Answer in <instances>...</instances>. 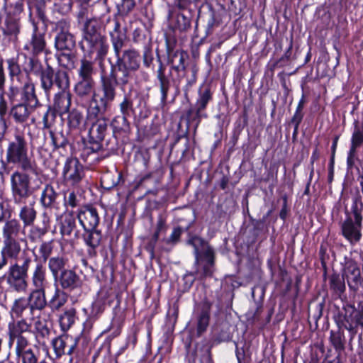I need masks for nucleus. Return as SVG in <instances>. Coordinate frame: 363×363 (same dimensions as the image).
<instances>
[{"mask_svg": "<svg viewBox=\"0 0 363 363\" xmlns=\"http://www.w3.org/2000/svg\"><path fill=\"white\" fill-rule=\"evenodd\" d=\"M101 21L99 18H86L83 24L82 38L80 42L81 49L84 54L101 65L106 57L109 45L106 38L101 34Z\"/></svg>", "mask_w": 363, "mask_h": 363, "instance_id": "f257e3e1", "label": "nucleus"}, {"mask_svg": "<svg viewBox=\"0 0 363 363\" xmlns=\"http://www.w3.org/2000/svg\"><path fill=\"white\" fill-rule=\"evenodd\" d=\"M31 333V324L24 318L9 324V345L15 343V354L21 363H38L41 359L38 352L30 347L28 335Z\"/></svg>", "mask_w": 363, "mask_h": 363, "instance_id": "f03ea898", "label": "nucleus"}, {"mask_svg": "<svg viewBox=\"0 0 363 363\" xmlns=\"http://www.w3.org/2000/svg\"><path fill=\"white\" fill-rule=\"evenodd\" d=\"M6 162L18 166L24 172L35 171L36 165L28 155V144L23 133H16L8 142Z\"/></svg>", "mask_w": 363, "mask_h": 363, "instance_id": "7ed1b4c3", "label": "nucleus"}, {"mask_svg": "<svg viewBox=\"0 0 363 363\" xmlns=\"http://www.w3.org/2000/svg\"><path fill=\"white\" fill-rule=\"evenodd\" d=\"M187 243L194 247V264L197 267L196 274L201 279L213 276L215 267L216 255L211 246L203 239L194 236Z\"/></svg>", "mask_w": 363, "mask_h": 363, "instance_id": "20e7f679", "label": "nucleus"}, {"mask_svg": "<svg viewBox=\"0 0 363 363\" xmlns=\"http://www.w3.org/2000/svg\"><path fill=\"white\" fill-rule=\"evenodd\" d=\"M362 211L363 202L362 196L357 192L353 199L351 213L347 215L346 219L341 223L342 235L352 245L359 242L362 237Z\"/></svg>", "mask_w": 363, "mask_h": 363, "instance_id": "39448f33", "label": "nucleus"}, {"mask_svg": "<svg viewBox=\"0 0 363 363\" xmlns=\"http://www.w3.org/2000/svg\"><path fill=\"white\" fill-rule=\"evenodd\" d=\"M31 262V258L25 256L22 264L15 262L10 265L6 275V282L14 291L26 292L28 287V272Z\"/></svg>", "mask_w": 363, "mask_h": 363, "instance_id": "423d86ee", "label": "nucleus"}, {"mask_svg": "<svg viewBox=\"0 0 363 363\" xmlns=\"http://www.w3.org/2000/svg\"><path fill=\"white\" fill-rule=\"evenodd\" d=\"M166 43L168 64L170 65L172 69L177 72L178 80L187 77V86H191L196 82V69L194 67L189 70L186 69L185 65V61L188 58L186 52L179 50L174 51L168 40Z\"/></svg>", "mask_w": 363, "mask_h": 363, "instance_id": "0eeeda50", "label": "nucleus"}, {"mask_svg": "<svg viewBox=\"0 0 363 363\" xmlns=\"http://www.w3.org/2000/svg\"><path fill=\"white\" fill-rule=\"evenodd\" d=\"M23 170H16L11 175V191L13 202L21 204L35 191V188L30 185V177Z\"/></svg>", "mask_w": 363, "mask_h": 363, "instance_id": "6e6552de", "label": "nucleus"}, {"mask_svg": "<svg viewBox=\"0 0 363 363\" xmlns=\"http://www.w3.org/2000/svg\"><path fill=\"white\" fill-rule=\"evenodd\" d=\"M135 72L115 62L110 74L101 77V85L116 96V86L124 87L133 78Z\"/></svg>", "mask_w": 363, "mask_h": 363, "instance_id": "1a4fd4ad", "label": "nucleus"}, {"mask_svg": "<svg viewBox=\"0 0 363 363\" xmlns=\"http://www.w3.org/2000/svg\"><path fill=\"white\" fill-rule=\"evenodd\" d=\"M40 86L45 93L48 95L55 85L60 90L68 89L69 77L68 73L62 69H55L48 65L41 70L40 75Z\"/></svg>", "mask_w": 363, "mask_h": 363, "instance_id": "9d476101", "label": "nucleus"}, {"mask_svg": "<svg viewBox=\"0 0 363 363\" xmlns=\"http://www.w3.org/2000/svg\"><path fill=\"white\" fill-rule=\"evenodd\" d=\"M344 313L340 315L338 325L340 328L347 330L352 340L357 333L358 327L363 328V301L357 306L347 305L343 308Z\"/></svg>", "mask_w": 363, "mask_h": 363, "instance_id": "9b49d317", "label": "nucleus"}, {"mask_svg": "<svg viewBox=\"0 0 363 363\" xmlns=\"http://www.w3.org/2000/svg\"><path fill=\"white\" fill-rule=\"evenodd\" d=\"M102 96L96 99V94H92L89 106L87 109V120L106 118L105 113L110 107L111 103L114 101L116 96L101 85Z\"/></svg>", "mask_w": 363, "mask_h": 363, "instance_id": "f8f14e48", "label": "nucleus"}, {"mask_svg": "<svg viewBox=\"0 0 363 363\" xmlns=\"http://www.w3.org/2000/svg\"><path fill=\"white\" fill-rule=\"evenodd\" d=\"M69 28L70 23L66 19L60 20L55 24V48L60 52L74 50L75 48V38L69 32Z\"/></svg>", "mask_w": 363, "mask_h": 363, "instance_id": "ddd939ff", "label": "nucleus"}, {"mask_svg": "<svg viewBox=\"0 0 363 363\" xmlns=\"http://www.w3.org/2000/svg\"><path fill=\"white\" fill-rule=\"evenodd\" d=\"M62 174L67 183L75 186L84 177V167L77 158L68 157L65 163Z\"/></svg>", "mask_w": 363, "mask_h": 363, "instance_id": "4468645a", "label": "nucleus"}, {"mask_svg": "<svg viewBox=\"0 0 363 363\" xmlns=\"http://www.w3.org/2000/svg\"><path fill=\"white\" fill-rule=\"evenodd\" d=\"M77 216L84 230L95 229L99 223L98 211L92 206L81 207Z\"/></svg>", "mask_w": 363, "mask_h": 363, "instance_id": "2eb2a0df", "label": "nucleus"}, {"mask_svg": "<svg viewBox=\"0 0 363 363\" xmlns=\"http://www.w3.org/2000/svg\"><path fill=\"white\" fill-rule=\"evenodd\" d=\"M343 277L346 279L350 289L354 291H357L359 287L363 286L360 269L358 264L352 260H349L345 263Z\"/></svg>", "mask_w": 363, "mask_h": 363, "instance_id": "dca6fc26", "label": "nucleus"}, {"mask_svg": "<svg viewBox=\"0 0 363 363\" xmlns=\"http://www.w3.org/2000/svg\"><path fill=\"white\" fill-rule=\"evenodd\" d=\"M115 56L116 63L128 68V69H132L136 72L140 67V55L133 48L123 50Z\"/></svg>", "mask_w": 363, "mask_h": 363, "instance_id": "f3484780", "label": "nucleus"}, {"mask_svg": "<svg viewBox=\"0 0 363 363\" xmlns=\"http://www.w3.org/2000/svg\"><path fill=\"white\" fill-rule=\"evenodd\" d=\"M211 94L208 89H205L200 94L199 99L196 104V109H189L187 112V117L193 121H196V127L199 125L201 118H206L207 115L202 111L206 108L208 103L211 100Z\"/></svg>", "mask_w": 363, "mask_h": 363, "instance_id": "a211bd4d", "label": "nucleus"}, {"mask_svg": "<svg viewBox=\"0 0 363 363\" xmlns=\"http://www.w3.org/2000/svg\"><path fill=\"white\" fill-rule=\"evenodd\" d=\"M50 333V322L45 317L38 316L34 322L33 334L38 345L45 346Z\"/></svg>", "mask_w": 363, "mask_h": 363, "instance_id": "6ab92c4d", "label": "nucleus"}, {"mask_svg": "<svg viewBox=\"0 0 363 363\" xmlns=\"http://www.w3.org/2000/svg\"><path fill=\"white\" fill-rule=\"evenodd\" d=\"M34 109L35 108L22 103L16 104L10 108L9 116L15 123L25 125L28 122Z\"/></svg>", "mask_w": 363, "mask_h": 363, "instance_id": "aec40b11", "label": "nucleus"}, {"mask_svg": "<svg viewBox=\"0 0 363 363\" xmlns=\"http://www.w3.org/2000/svg\"><path fill=\"white\" fill-rule=\"evenodd\" d=\"M23 87L21 88V102L22 104L28 105L33 108H37L40 105V101L35 94V87L34 83L27 75L26 80L22 82Z\"/></svg>", "mask_w": 363, "mask_h": 363, "instance_id": "412c9836", "label": "nucleus"}, {"mask_svg": "<svg viewBox=\"0 0 363 363\" xmlns=\"http://www.w3.org/2000/svg\"><path fill=\"white\" fill-rule=\"evenodd\" d=\"M57 280L59 281L61 288L65 290L72 291L81 287L82 284L79 276L72 269L62 271V273L58 274Z\"/></svg>", "mask_w": 363, "mask_h": 363, "instance_id": "4be33fe9", "label": "nucleus"}, {"mask_svg": "<svg viewBox=\"0 0 363 363\" xmlns=\"http://www.w3.org/2000/svg\"><path fill=\"white\" fill-rule=\"evenodd\" d=\"M91 123L89 130V139L101 143L104 140L108 129V119L100 118L99 119L88 120Z\"/></svg>", "mask_w": 363, "mask_h": 363, "instance_id": "5701e85b", "label": "nucleus"}, {"mask_svg": "<svg viewBox=\"0 0 363 363\" xmlns=\"http://www.w3.org/2000/svg\"><path fill=\"white\" fill-rule=\"evenodd\" d=\"M46 48V42L45 36L43 33L38 32L37 29H34L30 38L24 45V50H27L33 56H37L43 52Z\"/></svg>", "mask_w": 363, "mask_h": 363, "instance_id": "b1692460", "label": "nucleus"}, {"mask_svg": "<svg viewBox=\"0 0 363 363\" xmlns=\"http://www.w3.org/2000/svg\"><path fill=\"white\" fill-rule=\"evenodd\" d=\"M46 289H33L28 296L30 305V313L35 311H43L47 305Z\"/></svg>", "mask_w": 363, "mask_h": 363, "instance_id": "393cba45", "label": "nucleus"}, {"mask_svg": "<svg viewBox=\"0 0 363 363\" xmlns=\"http://www.w3.org/2000/svg\"><path fill=\"white\" fill-rule=\"evenodd\" d=\"M31 284L33 289H46L48 284L47 269L43 263L38 262L31 272Z\"/></svg>", "mask_w": 363, "mask_h": 363, "instance_id": "a878e982", "label": "nucleus"}, {"mask_svg": "<svg viewBox=\"0 0 363 363\" xmlns=\"http://www.w3.org/2000/svg\"><path fill=\"white\" fill-rule=\"evenodd\" d=\"M160 65L157 71V79L159 81L160 90L162 94L161 101L166 103L169 90L171 86L170 79L165 74V67L162 61L158 60Z\"/></svg>", "mask_w": 363, "mask_h": 363, "instance_id": "bb28decb", "label": "nucleus"}, {"mask_svg": "<svg viewBox=\"0 0 363 363\" xmlns=\"http://www.w3.org/2000/svg\"><path fill=\"white\" fill-rule=\"evenodd\" d=\"M71 94L67 89L60 90L55 96L53 109L60 113H67L71 106Z\"/></svg>", "mask_w": 363, "mask_h": 363, "instance_id": "cd10ccee", "label": "nucleus"}, {"mask_svg": "<svg viewBox=\"0 0 363 363\" xmlns=\"http://www.w3.org/2000/svg\"><path fill=\"white\" fill-rule=\"evenodd\" d=\"M23 241L22 238L4 240L1 254L9 258L16 259L21 251V242Z\"/></svg>", "mask_w": 363, "mask_h": 363, "instance_id": "c85d7f7f", "label": "nucleus"}, {"mask_svg": "<svg viewBox=\"0 0 363 363\" xmlns=\"http://www.w3.org/2000/svg\"><path fill=\"white\" fill-rule=\"evenodd\" d=\"M59 196L58 193L51 184H46L44 187L41 196L40 203L43 208H52L57 204V200Z\"/></svg>", "mask_w": 363, "mask_h": 363, "instance_id": "c756f323", "label": "nucleus"}, {"mask_svg": "<svg viewBox=\"0 0 363 363\" xmlns=\"http://www.w3.org/2000/svg\"><path fill=\"white\" fill-rule=\"evenodd\" d=\"M21 225L20 222L15 219L7 220L2 228V236L4 240L20 238Z\"/></svg>", "mask_w": 363, "mask_h": 363, "instance_id": "7c9ffc66", "label": "nucleus"}, {"mask_svg": "<svg viewBox=\"0 0 363 363\" xmlns=\"http://www.w3.org/2000/svg\"><path fill=\"white\" fill-rule=\"evenodd\" d=\"M68 259L62 255L51 257L48 259V269L55 280L57 279L58 274L62 271L66 270L65 267L67 264Z\"/></svg>", "mask_w": 363, "mask_h": 363, "instance_id": "2f4dec72", "label": "nucleus"}, {"mask_svg": "<svg viewBox=\"0 0 363 363\" xmlns=\"http://www.w3.org/2000/svg\"><path fill=\"white\" fill-rule=\"evenodd\" d=\"M76 220L73 212H67L62 218L60 233L62 236L71 237L72 234L77 235Z\"/></svg>", "mask_w": 363, "mask_h": 363, "instance_id": "473e14b6", "label": "nucleus"}, {"mask_svg": "<svg viewBox=\"0 0 363 363\" xmlns=\"http://www.w3.org/2000/svg\"><path fill=\"white\" fill-rule=\"evenodd\" d=\"M94 80L79 79L74 86V92L81 99L89 97L94 91Z\"/></svg>", "mask_w": 363, "mask_h": 363, "instance_id": "72a5a7b5", "label": "nucleus"}, {"mask_svg": "<svg viewBox=\"0 0 363 363\" xmlns=\"http://www.w3.org/2000/svg\"><path fill=\"white\" fill-rule=\"evenodd\" d=\"M89 56L84 54L83 58L80 60V65L78 69L79 79L94 80L93 75L94 74V62L88 60Z\"/></svg>", "mask_w": 363, "mask_h": 363, "instance_id": "f704fd0d", "label": "nucleus"}, {"mask_svg": "<svg viewBox=\"0 0 363 363\" xmlns=\"http://www.w3.org/2000/svg\"><path fill=\"white\" fill-rule=\"evenodd\" d=\"M20 32L18 21L11 17L7 18L3 27V34L7 36L9 40L16 42Z\"/></svg>", "mask_w": 363, "mask_h": 363, "instance_id": "c9c22d12", "label": "nucleus"}, {"mask_svg": "<svg viewBox=\"0 0 363 363\" xmlns=\"http://www.w3.org/2000/svg\"><path fill=\"white\" fill-rule=\"evenodd\" d=\"M68 295L56 286L54 294L49 301V306L52 311H58L66 303Z\"/></svg>", "mask_w": 363, "mask_h": 363, "instance_id": "e433bc0d", "label": "nucleus"}, {"mask_svg": "<svg viewBox=\"0 0 363 363\" xmlns=\"http://www.w3.org/2000/svg\"><path fill=\"white\" fill-rule=\"evenodd\" d=\"M76 309L73 307H67L63 313L60 315L59 321L63 331L68 330L76 320Z\"/></svg>", "mask_w": 363, "mask_h": 363, "instance_id": "4c0bfd02", "label": "nucleus"}, {"mask_svg": "<svg viewBox=\"0 0 363 363\" xmlns=\"http://www.w3.org/2000/svg\"><path fill=\"white\" fill-rule=\"evenodd\" d=\"M101 149V143L93 141L90 139L89 143H84V147L81 150V157L85 162L94 160L95 158L93 156H94Z\"/></svg>", "mask_w": 363, "mask_h": 363, "instance_id": "58836bf2", "label": "nucleus"}, {"mask_svg": "<svg viewBox=\"0 0 363 363\" xmlns=\"http://www.w3.org/2000/svg\"><path fill=\"white\" fill-rule=\"evenodd\" d=\"M37 216V211L33 205H24L19 211L18 216L23 221L24 226H30L33 224Z\"/></svg>", "mask_w": 363, "mask_h": 363, "instance_id": "ea45409f", "label": "nucleus"}, {"mask_svg": "<svg viewBox=\"0 0 363 363\" xmlns=\"http://www.w3.org/2000/svg\"><path fill=\"white\" fill-rule=\"evenodd\" d=\"M6 62L8 65V69L11 81L22 83L23 81L26 80V77L22 73L20 65L16 59H9L7 60Z\"/></svg>", "mask_w": 363, "mask_h": 363, "instance_id": "a19ab883", "label": "nucleus"}, {"mask_svg": "<svg viewBox=\"0 0 363 363\" xmlns=\"http://www.w3.org/2000/svg\"><path fill=\"white\" fill-rule=\"evenodd\" d=\"M72 342V338L68 336H60L52 341V345L57 357L66 354L67 345Z\"/></svg>", "mask_w": 363, "mask_h": 363, "instance_id": "79ce46f5", "label": "nucleus"}, {"mask_svg": "<svg viewBox=\"0 0 363 363\" xmlns=\"http://www.w3.org/2000/svg\"><path fill=\"white\" fill-rule=\"evenodd\" d=\"M26 309L30 311V305L28 298L20 297L14 300L11 307V312L17 318H22Z\"/></svg>", "mask_w": 363, "mask_h": 363, "instance_id": "37998d69", "label": "nucleus"}, {"mask_svg": "<svg viewBox=\"0 0 363 363\" xmlns=\"http://www.w3.org/2000/svg\"><path fill=\"white\" fill-rule=\"evenodd\" d=\"M111 37V42L113 46L114 54H118L123 51V48L128 42V38L125 33H113Z\"/></svg>", "mask_w": 363, "mask_h": 363, "instance_id": "c03bdc74", "label": "nucleus"}, {"mask_svg": "<svg viewBox=\"0 0 363 363\" xmlns=\"http://www.w3.org/2000/svg\"><path fill=\"white\" fill-rule=\"evenodd\" d=\"M128 116L123 115L116 116L111 122V126L113 133H126L129 130V122L128 121Z\"/></svg>", "mask_w": 363, "mask_h": 363, "instance_id": "a18cd8bd", "label": "nucleus"}, {"mask_svg": "<svg viewBox=\"0 0 363 363\" xmlns=\"http://www.w3.org/2000/svg\"><path fill=\"white\" fill-rule=\"evenodd\" d=\"M84 239L87 245L92 249L96 248L99 245L101 239V232L96 228L91 230H85Z\"/></svg>", "mask_w": 363, "mask_h": 363, "instance_id": "49530a36", "label": "nucleus"}, {"mask_svg": "<svg viewBox=\"0 0 363 363\" xmlns=\"http://www.w3.org/2000/svg\"><path fill=\"white\" fill-rule=\"evenodd\" d=\"M345 277H340L339 274H333L330 276V287L335 294L340 295L345 291Z\"/></svg>", "mask_w": 363, "mask_h": 363, "instance_id": "de8ad7c7", "label": "nucleus"}, {"mask_svg": "<svg viewBox=\"0 0 363 363\" xmlns=\"http://www.w3.org/2000/svg\"><path fill=\"white\" fill-rule=\"evenodd\" d=\"M75 54L73 50L61 52L58 55L59 63L64 67L72 69L74 67Z\"/></svg>", "mask_w": 363, "mask_h": 363, "instance_id": "09e8293b", "label": "nucleus"}, {"mask_svg": "<svg viewBox=\"0 0 363 363\" xmlns=\"http://www.w3.org/2000/svg\"><path fill=\"white\" fill-rule=\"evenodd\" d=\"M119 109L121 115L130 117L134 113L133 101L130 94H125L119 104Z\"/></svg>", "mask_w": 363, "mask_h": 363, "instance_id": "8fccbe9b", "label": "nucleus"}, {"mask_svg": "<svg viewBox=\"0 0 363 363\" xmlns=\"http://www.w3.org/2000/svg\"><path fill=\"white\" fill-rule=\"evenodd\" d=\"M84 120L83 114L77 109H72L68 115V125L70 128H79Z\"/></svg>", "mask_w": 363, "mask_h": 363, "instance_id": "3c124183", "label": "nucleus"}, {"mask_svg": "<svg viewBox=\"0 0 363 363\" xmlns=\"http://www.w3.org/2000/svg\"><path fill=\"white\" fill-rule=\"evenodd\" d=\"M54 149L65 147L68 143V140L62 132L49 131Z\"/></svg>", "mask_w": 363, "mask_h": 363, "instance_id": "603ef678", "label": "nucleus"}, {"mask_svg": "<svg viewBox=\"0 0 363 363\" xmlns=\"http://www.w3.org/2000/svg\"><path fill=\"white\" fill-rule=\"evenodd\" d=\"M119 174H106L101 178V185L104 189H111L119 182Z\"/></svg>", "mask_w": 363, "mask_h": 363, "instance_id": "864d4df0", "label": "nucleus"}, {"mask_svg": "<svg viewBox=\"0 0 363 363\" xmlns=\"http://www.w3.org/2000/svg\"><path fill=\"white\" fill-rule=\"evenodd\" d=\"M363 143V131H362L357 125L354 127V130L352 135L351 147L352 151L357 150V149Z\"/></svg>", "mask_w": 363, "mask_h": 363, "instance_id": "5fc2aeb1", "label": "nucleus"}, {"mask_svg": "<svg viewBox=\"0 0 363 363\" xmlns=\"http://www.w3.org/2000/svg\"><path fill=\"white\" fill-rule=\"evenodd\" d=\"M54 248L53 242L52 241L49 242H43L39 247V252L40 255L41 259L46 262L51 257L52 250Z\"/></svg>", "mask_w": 363, "mask_h": 363, "instance_id": "6e6d98bb", "label": "nucleus"}, {"mask_svg": "<svg viewBox=\"0 0 363 363\" xmlns=\"http://www.w3.org/2000/svg\"><path fill=\"white\" fill-rule=\"evenodd\" d=\"M209 323V315L206 312H202L199 317L197 323L196 333L199 337L207 329Z\"/></svg>", "mask_w": 363, "mask_h": 363, "instance_id": "4d7b16f0", "label": "nucleus"}, {"mask_svg": "<svg viewBox=\"0 0 363 363\" xmlns=\"http://www.w3.org/2000/svg\"><path fill=\"white\" fill-rule=\"evenodd\" d=\"M18 83L19 82L15 81H11V84L8 91L6 92V94L11 103H14L19 94L21 92V89L18 86Z\"/></svg>", "mask_w": 363, "mask_h": 363, "instance_id": "13d9d810", "label": "nucleus"}, {"mask_svg": "<svg viewBox=\"0 0 363 363\" xmlns=\"http://www.w3.org/2000/svg\"><path fill=\"white\" fill-rule=\"evenodd\" d=\"M42 69H44V68L42 67L40 62L37 58H35L34 57H31L28 58L27 67L25 69L28 75L30 73L37 74L39 72H41Z\"/></svg>", "mask_w": 363, "mask_h": 363, "instance_id": "bf43d9fd", "label": "nucleus"}, {"mask_svg": "<svg viewBox=\"0 0 363 363\" xmlns=\"http://www.w3.org/2000/svg\"><path fill=\"white\" fill-rule=\"evenodd\" d=\"M55 110L52 108L50 106L47 108L43 116V127L45 128H49L55 122L56 118Z\"/></svg>", "mask_w": 363, "mask_h": 363, "instance_id": "052dcab7", "label": "nucleus"}, {"mask_svg": "<svg viewBox=\"0 0 363 363\" xmlns=\"http://www.w3.org/2000/svg\"><path fill=\"white\" fill-rule=\"evenodd\" d=\"M176 26L180 30H186L191 26V21L184 13H178L176 18Z\"/></svg>", "mask_w": 363, "mask_h": 363, "instance_id": "680f3d73", "label": "nucleus"}, {"mask_svg": "<svg viewBox=\"0 0 363 363\" xmlns=\"http://www.w3.org/2000/svg\"><path fill=\"white\" fill-rule=\"evenodd\" d=\"M331 342L336 350L341 351L344 349V341L340 333L331 332Z\"/></svg>", "mask_w": 363, "mask_h": 363, "instance_id": "e2e57ef3", "label": "nucleus"}, {"mask_svg": "<svg viewBox=\"0 0 363 363\" xmlns=\"http://www.w3.org/2000/svg\"><path fill=\"white\" fill-rule=\"evenodd\" d=\"M65 204L74 208L79 205V200L74 191L69 192L67 196H65Z\"/></svg>", "mask_w": 363, "mask_h": 363, "instance_id": "0e129e2a", "label": "nucleus"}, {"mask_svg": "<svg viewBox=\"0 0 363 363\" xmlns=\"http://www.w3.org/2000/svg\"><path fill=\"white\" fill-rule=\"evenodd\" d=\"M143 64L146 67H149L152 62L153 56L150 48L146 47L143 55Z\"/></svg>", "mask_w": 363, "mask_h": 363, "instance_id": "69168bd1", "label": "nucleus"}, {"mask_svg": "<svg viewBox=\"0 0 363 363\" xmlns=\"http://www.w3.org/2000/svg\"><path fill=\"white\" fill-rule=\"evenodd\" d=\"M8 112L7 103L4 98L3 93L0 95V120H5V116Z\"/></svg>", "mask_w": 363, "mask_h": 363, "instance_id": "338daca9", "label": "nucleus"}, {"mask_svg": "<svg viewBox=\"0 0 363 363\" xmlns=\"http://www.w3.org/2000/svg\"><path fill=\"white\" fill-rule=\"evenodd\" d=\"M135 6L134 0H122L121 11L125 13L131 11Z\"/></svg>", "mask_w": 363, "mask_h": 363, "instance_id": "774afa93", "label": "nucleus"}]
</instances>
